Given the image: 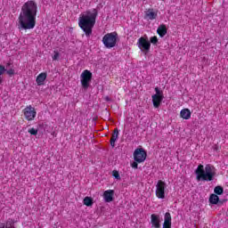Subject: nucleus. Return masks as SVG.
Listing matches in <instances>:
<instances>
[{"mask_svg":"<svg viewBox=\"0 0 228 228\" xmlns=\"http://www.w3.org/2000/svg\"><path fill=\"white\" fill-rule=\"evenodd\" d=\"M38 12V5L33 0L26 2L20 12L19 29H33L37 26V13Z\"/></svg>","mask_w":228,"mask_h":228,"instance_id":"1","label":"nucleus"},{"mask_svg":"<svg viewBox=\"0 0 228 228\" xmlns=\"http://www.w3.org/2000/svg\"><path fill=\"white\" fill-rule=\"evenodd\" d=\"M97 15V9H94L93 12L87 11L86 14H83L78 18V26L83 29L86 37L92 35V29H94V26H95Z\"/></svg>","mask_w":228,"mask_h":228,"instance_id":"2","label":"nucleus"},{"mask_svg":"<svg viewBox=\"0 0 228 228\" xmlns=\"http://www.w3.org/2000/svg\"><path fill=\"white\" fill-rule=\"evenodd\" d=\"M194 174L197 181L209 183L215 181V177H216V168L211 164H207L205 167L200 164L195 169Z\"/></svg>","mask_w":228,"mask_h":228,"instance_id":"3","label":"nucleus"},{"mask_svg":"<svg viewBox=\"0 0 228 228\" xmlns=\"http://www.w3.org/2000/svg\"><path fill=\"white\" fill-rule=\"evenodd\" d=\"M117 40H118V34L117 32L108 33L102 37V44L107 49H112L117 45Z\"/></svg>","mask_w":228,"mask_h":228,"instance_id":"4","label":"nucleus"},{"mask_svg":"<svg viewBox=\"0 0 228 228\" xmlns=\"http://www.w3.org/2000/svg\"><path fill=\"white\" fill-rule=\"evenodd\" d=\"M80 81L82 88H84V90H88L90 83L92 82V72L88 69H85L80 76Z\"/></svg>","mask_w":228,"mask_h":228,"instance_id":"5","label":"nucleus"},{"mask_svg":"<svg viewBox=\"0 0 228 228\" xmlns=\"http://www.w3.org/2000/svg\"><path fill=\"white\" fill-rule=\"evenodd\" d=\"M134 159L136 163H143L147 159V151L143 148H137L134 151Z\"/></svg>","mask_w":228,"mask_h":228,"instance_id":"6","label":"nucleus"},{"mask_svg":"<svg viewBox=\"0 0 228 228\" xmlns=\"http://www.w3.org/2000/svg\"><path fill=\"white\" fill-rule=\"evenodd\" d=\"M165 190H167V183L159 180L156 184L155 195L158 199H165Z\"/></svg>","mask_w":228,"mask_h":228,"instance_id":"7","label":"nucleus"},{"mask_svg":"<svg viewBox=\"0 0 228 228\" xmlns=\"http://www.w3.org/2000/svg\"><path fill=\"white\" fill-rule=\"evenodd\" d=\"M137 45L142 53H145V54L151 51V41L145 37H140L137 41Z\"/></svg>","mask_w":228,"mask_h":228,"instance_id":"8","label":"nucleus"},{"mask_svg":"<svg viewBox=\"0 0 228 228\" xmlns=\"http://www.w3.org/2000/svg\"><path fill=\"white\" fill-rule=\"evenodd\" d=\"M23 114L27 120H35V117H37V110H35V107L28 105L23 110Z\"/></svg>","mask_w":228,"mask_h":228,"instance_id":"9","label":"nucleus"},{"mask_svg":"<svg viewBox=\"0 0 228 228\" xmlns=\"http://www.w3.org/2000/svg\"><path fill=\"white\" fill-rule=\"evenodd\" d=\"M151 228H161V216L158 214H151Z\"/></svg>","mask_w":228,"mask_h":228,"instance_id":"10","label":"nucleus"},{"mask_svg":"<svg viewBox=\"0 0 228 228\" xmlns=\"http://www.w3.org/2000/svg\"><path fill=\"white\" fill-rule=\"evenodd\" d=\"M162 228H172V215L169 212H167L164 216Z\"/></svg>","mask_w":228,"mask_h":228,"instance_id":"11","label":"nucleus"},{"mask_svg":"<svg viewBox=\"0 0 228 228\" xmlns=\"http://www.w3.org/2000/svg\"><path fill=\"white\" fill-rule=\"evenodd\" d=\"M113 195H115V191L108 190L103 193V198L105 202H113Z\"/></svg>","mask_w":228,"mask_h":228,"instance_id":"12","label":"nucleus"},{"mask_svg":"<svg viewBox=\"0 0 228 228\" xmlns=\"http://www.w3.org/2000/svg\"><path fill=\"white\" fill-rule=\"evenodd\" d=\"M151 99L154 108H159V106H161V102H163V99H165V96L152 95Z\"/></svg>","mask_w":228,"mask_h":228,"instance_id":"13","label":"nucleus"},{"mask_svg":"<svg viewBox=\"0 0 228 228\" xmlns=\"http://www.w3.org/2000/svg\"><path fill=\"white\" fill-rule=\"evenodd\" d=\"M45 79H47V73L45 72L40 73L36 79V83L37 84V86H42L45 82Z\"/></svg>","mask_w":228,"mask_h":228,"instance_id":"14","label":"nucleus"},{"mask_svg":"<svg viewBox=\"0 0 228 228\" xmlns=\"http://www.w3.org/2000/svg\"><path fill=\"white\" fill-rule=\"evenodd\" d=\"M180 117L184 120H190L191 118V111H190V109H183L180 112Z\"/></svg>","mask_w":228,"mask_h":228,"instance_id":"15","label":"nucleus"},{"mask_svg":"<svg viewBox=\"0 0 228 228\" xmlns=\"http://www.w3.org/2000/svg\"><path fill=\"white\" fill-rule=\"evenodd\" d=\"M157 33H158V35H159V37L161 38H163V37H165V35H167V25L162 24V25L159 26V28L157 29Z\"/></svg>","mask_w":228,"mask_h":228,"instance_id":"16","label":"nucleus"},{"mask_svg":"<svg viewBox=\"0 0 228 228\" xmlns=\"http://www.w3.org/2000/svg\"><path fill=\"white\" fill-rule=\"evenodd\" d=\"M210 204L217 205L220 202V198L216 194H211L209 197Z\"/></svg>","mask_w":228,"mask_h":228,"instance_id":"17","label":"nucleus"},{"mask_svg":"<svg viewBox=\"0 0 228 228\" xmlns=\"http://www.w3.org/2000/svg\"><path fill=\"white\" fill-rule=\"evenodd\" d=\"M146 17H148L150 20H154V19L158 17V13L154 12L152 9H150L146 12Z\"/></svg>","mask_w":228,"mask_h":228,"instance_id":"18","label":"nucleus"},{"mask_svg":"<svg viewBox=\"0 0 228 228\" xmlns=\"http://www.w3.org/2000/svg\"><path fill=\"white\" fill-rule=\"evenodd\" d=\"M84 205L87 206V208H90V206H94V199L91 197H86L84 199Z\"/></svg>","mask_w":228,"mask_h":228,"instance_id":"19","label":"nucleus"},{"mask_svg":"<svg viewBox=\"0 0 228 228\" xmlns=\"http://www.w3.org/2000/svg\"><path fill=\"white\" fill-rule=\"evenodd\" d=\"M215 195H224V187L217 185L214 189Z\"/></svg>","mask_w":228,"mask_h":228,"instance_id":"20","label":"nucleus"},{"mask_svg":"<svg viewBox=\"0 0 228 228\" xmlns=\"http://www.w3.org/2000/svg\"><path fill=\"white\" fill-rule=\"evenodd\" d=\"M6 227H15V220L9 218L5 224Z\"/></svg>","mask_w":228,"mask_h":228,"instance_id":"21","label":"nucleus"},{"mask_svg":"<svg viewBox=\"0 0 228 228\" xmlns=\"http://www.w3.org/2000/svg\"><path fill=\"white\" fill-rule=\"evenodd\" d=\"M111 140H118V128H115L112 134V136L110 138Z\"/></svg>","mask_w":228,"mask_h":228,"instance_id":"22","label":"nucleus"},{"mask_svg":"<svg viewBox=\"0 0 228 228\" xmlns=\"http://www.w3.org/2000/svg\"><path fill=\"white\" fill-rule=\"evenodd\" d=\"M28 133H29V134H31L32 136H37L38 134V129H37V128H29L28 130Z\"/></svg>","mask_w":228,"mask_h":228,"instance_id":"23","label":"nucleus"},{"mask_svg":"<svg viewBox=\"0 0 228 228\" xmlns=\"http://www.w3.org/2000/svg\"><path fill=\"white\" fill-rule=\"evenodd\" d=\"M156 94L153 95H157V97H164L163 91L159 90V87H155Z\"/></svg>","mask_w":228,"mask_h":228,"instance_id":"24","label":"nucleus"},{"mask_svg":"<svg viewBox=\"0 0 228 228\" xmlns=\"http://www.w3.org/2000/svg\"><path fill=\"white\" fill-rule=\"evenodd\" d=\"M112 175H113V177H115V179H117L118 181H120L121 178H120V174L118 173V171L113 170Z\"/></svg>","mask_w":228,"mask_h":228,"instance_id":"25","label":"nucleus"},{"mask_svg":"<svg viewBox=\"0 0 228 228\" xmlns=\"http://www.w3.org/2000/svg\"><path fill=\"white\" fill-rule=\"evenodd\" d=\"M150 44H153V45H156L158 44V37H151L150 39Z\"/></svg>","mask_w":228,"mask_h":228,"instance_id":"26","label":"nucleus"},{"mask_svg":"<svg viewBox=\"0 0 228 228\" xmlns=\"http://www.w3.org/2000/svg\"><path fill=\"white\" fill-rule=\"evenodd\" d=\"M6 74H8V76H14L15 75V69H9L5 70Z\"/></svg>","mask_w":228,"mask_h":228,"instance_id":"27","label":"nucleus"},{"mask_svg":"<svg viewBox=\"0 0 228 228\" xmlns=\"http://www.w3.org/2000/svg\"><path fill=\"white\" fill-rule=\"evenodd\" d=\"M6 72V69L4 68V66L0 65V77L1 76H3V74H4Z\"/></svg>","mask_w":228,"mask_h":228,"instance_id":"28","label":"nucleus"},{"mask_svg":"<svg viewBox=\"0 0 228 228\" xmlns=\"http://www.w3.org/2000/svg\"><path fill=\"white\" fill-rule=\"evenodd\" d=\"M58 58H60V53L54 52V55L53 56V60L56 61V60H58Z\"/></svg>","mask_w":228,"mask_h":228,"instance_id":"29","label":"nucleus"},{"mask_svg":"<svg viewBox=\"0 0 228 228\" xmlns=\"http://www.w3.org/2000/svg\"><path fill=\"white\" fill-rule=\"evenodd\" d=\"M131 167L132 168H138V162L134 160V162L131 163Z\"/></svg>","mask_w":228,"mask_h":228,"instance_id":"30","label":"nucleus"},{"mask_svg":"<svg viewBox=\"0 0 228 228\" xmlns=\"http://www.w3.org/2000/svg\"><path fill=\"white\" fill-rule=\"evenodd\" d=\"M115 142H117L115 139H110V146L115 147Z\"/></svg>","mask_w":228,"mask_h":228,"instance_id":"31","label":"nucleus"},{"mask_svg":"<svg viewBox=\"0 0 228 228\" xmlns=\"http://www.w3.org/2000/svg\"><path fill=\"white\" fill-rule=\"evenodd\" d=\"M11 66H12V62H8V63L6 64V69H10Z\"/></svg>","mask_w":228,"mask_h":228,"instance_id":"32","label":"nucleus"},{"mask_svg":"<svg viewBox=\"0 0 228 228\" xmlns=\"http://www.w3.org/2000/svg\"><path fill=\"white\" fill-rule=\"evenodd\" d=\"M0 228H6V224H0Z\"/></svg>","mask_w":228,"mask_h":228,"instance_id":"33","label":"nucleus"},{"mask_svg":"<svg viewBox=\"0 0 228 228\" xmlns=\"http://www.w3.org/2000/svg\"><path fill=\"white\" fill-rule=\"evenodd\" d=\"M105 100L106 101H110V97H108V96L105 98Z\"/></svg>","mask_w":228,"mask_h":228,"instance_id":"34","label":"nucleus"},{"mask_svg":"<svg viewBox=\"0 0 228 228\" xmlns=\"http://www.w3.org/2000/svg\"><path fill=\"white\" fill-rule=\"evenodd\" d=\"M5 228H15V226H6Z\"/></svg>","mask_w":228,"mask_h":228,"instance_id":"35","label":"nucleus"},{"mask_svg":"<svg viewBox=\"0 0 228 228\" xmlns=\"http://www.w3.org/2000/svg\"><path fill=\"white\" fill-rule=\"evenodd\" d=\"M3 83V78L0 77V85Z\"/></svg>","mask_w":228,"mask_h":228,"instance_id":"36","label":"nucleus"}]
</instances>
